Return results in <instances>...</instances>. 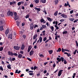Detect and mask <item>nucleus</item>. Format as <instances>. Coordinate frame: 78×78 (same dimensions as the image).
<instances>
[{"mask_svg": "<svg viewBox=\"0 0 78 78\" xmlns=\"http://www.w3.org/2000/svg\"><path fill=\"white\" fill-rule=\"evenodd\" d=\"M57 60L59 62H61V61L62 62H63L64 61V57H61V58H59L58 57L57 58Z\"/></svg>", "mask_w": 78, "mask_h": 78, "instance_id": "1", "label": "nucleus"}, {"mask_svg": "<svg viewBox=\"0 0 78 78\" xmlns=\"http://www.w3.org/2000/svg\"><path fill=\"white\" fill-rule=\"evenodd\" d=\"M7 15L9 16H12L14 15V14L12 12H11L10 11H9L7 12Z\"/></svg>", "mask_w": 78, "mask_h": 78, "instance_id": "2", "label": "nucleus"}, {"mask_svg": "<svg viewBox=\"0 0 78 78\" xmlns=\"http://www.w3.org/2000/svg\"><path fill=\"white\" fill-rule=\"evenodd\" d=\"M41 25H42V27H41V28L40 29V30L41 31L42 30H43L44 28H47V26L45 25H42V24Z\"/></svg>", "mask_w": 78, "mask_h": 78, "instance_id": "3", "label": "nucleus"}, {"mask_svg": "<svg viewBox=\"0 0 78 78\" xmlns=\"http://www.w3.org/2000/svg\"><path fill=\"white\" fill-rule=\"evenodd\" d=\"M13 48L15 50H19V49H20V47L18 46H14L13 47Z\"/></svg>", "mask_w": 78, "mask_h": 78, "instance_id": "4", "label": "nucleus"}, {"mask_svg": "<svg viewBox=\"0 0 78 78\" xmlns=\"http://www.w3.org/2000/svg\"><path fill=\"white\" fill-rule=\"evenodd\" d=\"M30 28L31 30H32L33 28H34V24L33 23H31V24H30Z\"/></svg>", "mask_w": 78, "mask_h": 78, "instance_id": "5", "label": "nucleus"}, {"mask_svg": "<svg viewBox=\"0 0 78 78\" xmlns=\"http://www.w3.org/2000/svg\"><path fill=\"white\" fill-rule=\"evenodd\" d=\"M63 71V70H60L58 73V76H60L62 74V72Z\"/></svg>", "mask_w": 78, "mask_h": 78, "instance_id": "6", "label": "nucleus"}, {"mask_svg": "<svg viewBox=\"0 0 78 78\" xmlns=\"http://www.w3.org/2000/svg\"><path fill=\"white\" fill-rule=\"evenodd\" d=\"M8 54L9 55H10V56H13V52L11 51H9L8 52Z\"/></svg>", "mask_w": 78, "mask_h": 78, "instance_id": "7", "label": "nucleus"}, {"mask_svg": "<svg viewBox=\"0 0 78 78\" xmlns=\"http://www.w3.org/2000/svg\"><path fill=\"white\" fill-rule=\"evenodd\" d=\"M61 16H62V17H63V18H67V16L66 14H62L61 15Z\"/></svg>", "mask_w": 78, "mask_h": 78, "instance_id": "8", "label": "nucleus"}, {"mask_svg": "<svg viewBox=\"0 0 78 78\" xmlns=\"http://www.w3.org/2000/svg\"><path fill=\"white\" fill-rule=\"evenodd\" d=\"M32 48V47L31 45H30L28 46V52H30V50Z\"/></svg>", "mask_w": 78, "mask_h": 78, "instance_id": "9", "label": "nucleus"}, {"mask_svg": "<svg viewBox=\"0 0 78 78\" xmlns=\"http://www.w3.org/2000/svg\"><path fill=\"white\" fill-rule=\"evenodd\" d=\"M5 22V20H3V19H2V20H1L0 21V25H3V23Z\"/></svg>", "mask_w": 78, "mask_h": 78, "instance_id": "10", "label": "nucleus"}, {"mask_svg": "<svg viewBox=\"0 0 78 78\" xmlns=\"http://www.w3.org/2000/svg\"><path fill=\"white\" fill-rule=\"evenodd\" d=\"M34 53V51L33 50H31L30 52V56H32Z\"/></svg>", "mask_w": 78, "mask_h": 78, "instance_id": "11", "label": "nucleus"}, {"mask_svg": "<svg viewBox=\"0 0 78 78\" xmlns=\"http://www.w3.org/2000/svg\"><path fill=\"white\" fill-rule=\"evenodd\" d=\"M9 29L8 28H7L5 31V34H8V33H9Z\"/></svg>", "mask_w": 78, "mask_h": 78, "instance_id": "12", "label": "nucleus"}, {"mask_svg": "<svg viewBox=\"0 0 78 78\" xmlns=\"http://www.w3.org/2000/svg\"><path fill=\"white\" fill-rule=\"evenodd\" d=\"M34 9H35V10H37V12H39V11H41V8H37L35 7L34 8Z\"/></svg>", "mask_w": 78, "mask_h": 78, "instance_id": "13", "label": "nucleus"}, {"mask_svg": "<svg viewBox=\"0 0 78 78\" xmlns=\"http://www.w3.org/2000/svg\"><path fill=\"white\" fill-rule=\"evenodd\" d=\"M37 34L34 36V37L33 38V39H36V38H37Z\"/></svg>", "mask_w": 78, "mask_h": 78, "instance_id": "14", "label": "nucleus"}, {"mask_svg": "<svg viewBox=\"0 0 78 78\" xmlns=\"http://www.w3.org/2000/svg\"><path fill=\"white\" fill-rule=\"evenodd\" d=\"M22 57V55L20 54H19L18 55V58L19 59H21Z\"/></svg>", "mask_w": 78, "mask_h": 78, "instance_id": "15", "label": "nucleus"}, {"mask_svg": "<svg viewBox=\"0 0 78 78\" xmlns=\"http://www.w3.org/2000/svg\"><path fill=\"white\" fill-rule=\"evenodd\" d=\"M39 40L40 41L39 43V44H41V42H42V37H40L39 38Z\"/></svg>", "mask_w": 78, "mask_h": 78, "instance_id": "16", "label": "nucleus"}, {"mask_svg": "<svg viewBox=\"0 0 78 78\" xmlns=\"http://www.w3.org/2000/svg\"><path fill=\"white\" fill-rule=\"evenodd\" d=\"M20 70L18 72V69H17L16 70V71H15V73H17L18 74H19V73H20Z\"/></svg>", "mask_w": 78, "mask_h": 78, "instance_id": "17", "label": "nucleus"}, {"mask_svg": "<svg viewBox=\"0 0 78 78\" xmlns=\"http://www.w3.org/2000/svg\"><path fill=\"white\" fill-rule=\"evenodd\" d=\"M12 34H9V38H10L11 39H12Z\"/></svg>", "mask_w": 78, "mask_h": 78, "instance_id": "18", "label": "nucleus"}, {"mask_svg": "<svg viewBox=\"0 0 78 78\" xmlns=\"http://www.w3.org/2000/svg\"><path fill=\"white\" fill-rule=\"evenodd\" d=\"M25 48V45L23 44L21 47V50H23Z\"/></svg>", "mask_w": 78, "mask_h": 78, "instance_id": "19", "label": "nucleus"}, {"mask_svg": "<svg viewBox=\"0 0 78 78\" xmlns=\"http://www.w3.org/2000/svg\"><path fill=\"white\" fill-rule=\"evenodd\" d=\"M3 28V26H2L0 27V31H3L4 30Z\"/></svg>", "mask_w": 78, "mask_h": 78, "instance_id": "20", "label": "nucleus"}, {"mask_svg": "<svg viewBox=\"0 0 78 78\" xmlns=\"http://www.w3.org/2000/svg\"><path fill=\"white\" fill-rule=\"evenodd\" d=\"M7 67L9 69H11V65L10 64H8Z\"/></svg>", "mask_w": 78, "mask_h": 78, "instance_id": "21", "label": "nucleus"}, {"mask_svg": "<svg viewBox=\"0 0 78 78\" xmlns=\"http://www.w3.org/2000/svg\"><path fill=\"white\" fill-rule=\"evenodd\" d=\"M14 19L16 20H18V19H19V17L18 16H15Z\"/></svg>", "mask_w": 78, "mask_h": 78, "instance_id": "22", "label": "nucleus"}, {"mask_svg": "<svg viewBox=\"0 0 78 78\" xmlns=\"http://www.w3.org/2000/svg\"><path fill=\"white\" fill-rule=\"evenodd\" d=\"M47 19H48V21H49V22H51V18L48 17H47Z\"/></svg>", "mask_w": 78, "mask_h": 78, "instance_id": "23", "label": "nucleus"}, {"mask_svg": "<svg viewBox=\"0 0 78 78\" xmlns=\"http://www.w3.org/2000/svg\"><path fill=\"white\" fill-rule=\"evenodd\" d=\"M50 55H51V54H52V53H53V50H51L50 51H48Z\"/></svg>", "mask_w": 78, "mask_h": 78, "instance_id": "24", "label": "nucleus"}, {"mask_svg": "<svg viewBox=\"0 0 78 78\" xmlns=\"http://www.w3.org/2000/svg\"><path fill=\"white\" fill-rule=\"evenodd\" d=\"M44 21H45V20L43 18L41 19L40 20V22L41 23H43V22H44Z\"/></svg>", "mask_w": 78, "mask_h": 78, "instance_id": "25", "label": "nucleus"}, {"mask_svg": "<svg viewBox=\"0 0 78 78\" xmlns=\"http://www.w3.org/2000/svg\"><path fill=\"white\" fill-rule=\"evenodd\" d=\"M69 20H70V21H73L74 20H75V19L74 18H69Z\"/></svg>", "mask_w": 78, "mask_h": 78, "instance_id": "26", "label": "nucleus"}, {"mask_svg": "<svg viewBox=\"0 0 78 78\" xmlns=\"http://www.w3.org/2000/svg\"><path fill=\"white\" fill-rule=\"evenodd\" d=\"M55 5H57L58 3V0H55Z\"/></svg>", "mask_w": 78, "mask_h": 78, "instance_id": "27", "label": "nucleus"}, {"mask_svg": "<svg viewBox=\"0 0 78 78\" xmlns=\"http://www.w3.org/2000/svg\"><path fill=\"white\" fill-rule=\"evenodd\" d=\"M41 2L43 3H46V0H41Z\"/></svg>", "mask_w": 78, "mask_h": 78, "instance_id": "28", "label": "nucleus"}, {"mask_svg": "<svg viewBox=\"0 0 78 78\" xmlns=\"http://www.w3.org/2000/svg\"><path fill=\"white\" fill-rule=\"evenodd\" d=\"M54 15V16H57V15H58V11H57L55 12Z\"/></svg>", "mask_w": 78, "mask_h": 78, "instance_id": "29", "label": "nucleus"}, {"mask_svg": "<svg viewBox=\"0 0 78 78\" xmlns=\"http://www.w3.org/2000/svg\"><path fill=\"white\" fill-rule=\"evenodd\" d=\"M51 30L52 32L54 31V27L53 26H51Z\"/></svg>", "mask_w": 78, "mask_h": 78, "instance_id": "30", "label": "nucleus"}, {"mask_svg": "<svg viewBox=\"0 0 78 78\" xmlns=\"http://www.w3.org/2000/svg\"><path fill=\"white\" fill-rule=\"evenodd\" d=\"M39 56L41 58H44V55L42 54H40L39 55Z\"/></svg>", "mask_w": 78, "mask_h": 78, "instance_id": "31", "label": "nucleus"}, {"mask_svg": "<svg viewBox=\"0 0 78 78\" xmlns=\"http://www.w3.org/2000/svg\"><path fill=\"white\" fill-rule=\"evenodd\" d=\"M16 23H17V25L18 27L19 26V25H20V22H19V21H16Z\"/></svg>", "mask_w": 78, "mask_h": 78, "instance_id": "32", "label": "nucleus"}, {"mask_svg": "<svg viewBox=\"0 0 78 78\" xmlns=\"http://www.w3.org/2000/svg\"><path fill=\"white\" fill-rule=\"evenodd\" d=\"M61 51V49L60 48H59L58 49V50L57 51V52H58V51H59V52H60Z\"/></svg>", "mask_w": 78, "mask_h": 78, "instance_id": "33", "label": "nucleus"}, {"mask_svg": "<svg viewBox=\"0 0 78 78\" xmlns=\"http://www.w3.org/2000/svg\"><path fill=\"white\" fill-rule=\"evenodd\" d=\"M3 47H0V51H3Z\"/></svg>", "mask_w": 78, "mask_h": 78, "instance_id": "34", "label": "nucleus"}, {"mask_svg": "<svg viewBox=\"0 0 78 78\" xmlns=\"http://www.w3.org/2000/svg\"><path fill=\"white\" fill-rule=\"evenodd\" d=\"M75 76H76V73H75L73 74V78H75Z\"/></svg>", "mask_w": 78, "mask_h": 78, "instance_id": "35", "label": "nucleus"}, {"mask_svg": "<svg viewBox=\"0 0 78 78\" xmlns=\"http://www.w3.org/2000/svg\"><path fill=\"white\" fill-rule=\"evenodd\" d=\"M29 17H30V16L29 14H28L25 16V18L26 19H27V18H28Z\"/></svg>", "mask_w": 78, "mask_h": 78, "instance_id": "36", "label": "nucleus"}, {"mask_svg": "<svg viewBox=\"0 0 78 78\" xmlns=\"http://www.w3.org/2000/svg\"><path fill=\"white\" fill-rule=\"evenodd\" d=\"M0 70H2V71H3V68L2 66H1L0 67Z\"/></svg>", "mask_w": 78, "mask_h": 78, "instance_id": "37", "label": "nucleus"}, {"mask_svg": "<svg viewBox=\"0 0 78 78\" xmlns=\"http://www.w3.org/2000/svg\"><path fill=\"white\" fill-rule=\"evenodd\" d=\"M67 33V31H65L63 32V34H66Z\"/></svg>", "mask_w": 78, "mask_h": 78, "instance_id": "38", "label": "nucleus"}, {"mask_svg": "<svg viewBox=\"0 0 78 78\" xmlns=\"http://www.w3.org/2000/svg\"><path fill=\"white\" fill-rule=\"evenodd\" d=\"M13 55H14V56H18V54L16 53H13Z\"/></svg>", "mask_w": 78, "mask_h": 78, "instance_id": "39", "label": "nucleus"}, {"mask_svg": "<svg viewBox=\"0 0 78 78\" xmlns=\"http://www.w3.org/2000/svg\"><path fill=\"white\" fill-rule=\"evenodd\" d=\"M67 61H66V59H64V64H67Z\"/></svg>", "mask_w": 78, "mask_h": 78, "instance_id": "40", "label": "nucleus"}, {"mask_svg": "<svg viewBox=\"0 0 78 78\" xmlns=\"http://www.w3.org/2000/svg\"><path fill=\"white\" fill-rule=\"evenodd\" d=\"M76 47H78V41H76Z\"/></svg>", "mask_w": 78, "mask_h": 78, "instance_id": "41", "label": "nucleus"}, {"mask_svg": "<svg viewBox=\"0 0 78 78\" xmlns=\"http://www.w3.org/2000/svg\"><path fill=\"white\" fill-rule=\"evenodd\" d=\"M64 54L67 55V56H68V57H69V54H68L67 52H64Z\"/></svg>", "mask_w": 78, "mask_h": 78, "instance_id": "42", "label": "nucleus"}, {"mask_svg": "<svg viewBox=\"0 0 78 78\" xmlns=\"http://www.w3.org/2000/svg\"><path fill=\"white\" fill-rule=\"evenodd\" d=\"M53 67H56V63H54L52 65Z\"/></svg>", "mask_w": 78, "mask_h": 78, "instance_id": "43", "label": "nucleus"}, {"mask_svg": "<svg viewBox=\"0 0 78 78\" xmlns=\"http://www.w3.org/2000/svg\"><path fill=\"white\" fill-rule=\"evenodd\" d=\"M37 66H34V70H36V69H37Z\"/></svg>", "mask_w": 78, "mask_h": 78, "instance_id": "44", "label": "nucleus"}, {"mask_svg": "<svg viewBox=\"0 0 78 78\" xmlns=\"http://www.w3.org/2000/svg\"><path fill=\"white\" fill-rule=\"evenodd\" d=\"M67 6H69V7L70 8V5H69V2H67Z\"/></svg>", "mask_w": 78, "mask_h": 78, "instance_id": "45", "label": "nucleus"}, {"mask_svg": "<svg viewBox=\"0 0 78 78\" xmlns=\"http://www.w3.org/2000/svg\"><path fill=\"white\" fill-rule=\"evenodd\" d=\"M46 40H47V37H44L43 39V41H45Z\"/></svg>", "mask_w": 78, "mask_h": 78, "instance_id": "46", "label": "nucleus"}, {"mask_svg": "<svg viewBox=\"0 0 78 78\" xmlns=\"http://www.w3.org/2000/svg\"><path fill=\"white\" fill-rule=\"evenodd\" d=\"M22 37H23V38H24V39H26V35H23Z\"/></svg>", "mask_w": 78, "mask_h": 78, "instance_id": "47", "label": "nucleus"}, {"mask_svg": "<svg viewBox=\"0 0 78 78\" xmlns=\"http://www.w3.org/2000/svg\"><path fill=\"white\" fill-rule=\"evenodd\" d=\"M37 38H36L35 40V41L34 42L35 43H36V42H37Z\"/></svg>", "mask_w": 78, "mask_h": 78, "instance_id": "48", "label": "nucleus"}, {"mask_svg": "<svg viewBox=\"0 0 78 78\" xmlns=\"http://www.w3.org/2000/svg\"><path fill=\"white\" fill-rule=\"evenodd\" d=\"M29 75H30L33 76V75H34V73H29Z\"/></svg>", "mask_w": 78, "mask_h": 78, "instance_id": "49", "label": "nucleus"}, {"mask_svg": "<svg viewBox=\"0 0 78 78\" xmlns=\"http://www.w3.org/2000/svg\"><path fill=\"white\" fill-rule=\"evenodd\" d=\"M76 51H77V50H76L75 51L73 52L74 55H76Z\"/></svg>", "mask_w": 78, "mask_h": 78, "instance_id": "50", "label": "nucleus"}, {"mask_svg": "<svg viewBox=\"0 0 78 78\" xmlns=\"http://www.w3.org/2000/svg\"><path fill=\"white\" fill-rule=\"evenodd\" d=\"M43 12H44L45 14H47V11L46 10H44L43 11Z\"/></svg>", "mask_w": 78, "mask_h": 78, "instance_id": "51", "label": "nucleus"}, {"mask_svg": "<svg viewBox=\"0 0 78 78\" xmlns=\"http://www.w3.org/2000/svg\"><path fill=\"white\" fill-rule=\"evenodd\" d=\"M17 5H18V6H20V5H21V2H19L18 3Z\"/></svg>", "mask_w": 78, "mask_h": 78, "instance_id": "52", "label": "nucleus"}, {"mask_svg": "<svg viewBox=\"0 0 78 78\" xmlns=\"http://www.w3.org/2000/svg\"><path fill=\"white\" fill-rule=\"evenodd\" d=\"M27 59L28 60H29V61H30V62L31 61V59H30V58L27 57Z\"/></svg>", "mask_w": 78, "mask_h": 78, "instance_id": "53", "label": "nucleus"}, {"mask_svg": "<svg viewBox=\"0 0 78 78\" xmlns=\"http://www.w3.org/2000/svg\"><path fill=\"white\" fill-rule=\"evenodd\" d=\"M35 2L36 3H39V0H36Z\"/></svg>", "mask_w": 78, "mask_h": 78, "instance_id": "54", "label": "nucleus"}, {"mask_svg": "<svg viewBox=\"0 0 78 78\" xmlns=\"http://www.w3.org/2000/svg\"><path fill=\"white\" fill-rule=\"evenodd\" d=\"M58 35H56L55 36V40H57V39H58Z\"/></svg>", "mask_w": 78, "mask_h": 78, "instance_id": "55", "label": "nucleus"}, {"mask_svg": "<svg viewBox=\"0 0 78 78\" xmlns=\"http://www.w3.org/2000/svg\"><path fill=\"white\" fill-rule=\"evenodd\" d=\"M33 6H34L33 4H30V8H33Z\"/></svg>", "mask_w": 78, "mask_h": 78, "instance_id": "56", "label": "nucleus"}, {"mask_svg": "<svg viewBox=\"0 0 78 78\" xmlns=\"http://www.w3.org/2000/svg\"><path fill=\"white\" fill-rule=\"evenodd\" d=\"M14 14L15 16H17V14L16 12H14Z\"/></svg>", "mask_w": 78, "mask_h": 78, "instance_id": "57", "label": "nucleus"}, {"mask_svg": "<svg viewBox=\"0 0 78 78\" xmlns=\"http://www.w3.org/2000/svg\"><path fill=\"white\" fill-rule=\"evenodd\" d=\"M78 19H76V20H75L74 21V23H76V22H77L78 21Z\"/></svg>", "mask_w": 78, "mask_h": 78, "instance_id": "58", "label": "nucleus"}, {"mask_svg": "<svg viewBox=\"0 0 78 78\" xmlns=\"http://www.w3.org/2000/svg\"><path fill=\"white\" fill-rule=\"evenodd\" d=\"M62 51L63 53L64 52H65V51L64 50V49L63 48H62Z\"/></svg>", "mask_w": 78, "mask_h": 78, "instance_id": "59", "label": "nucleus"}, {"mask_svg": "<svg viewBox=\"0 0 78 78\" xmlns=\"http://www.w3.org/2000/svg\"><path fill=\"white\" fill-rule=\"evenodd\" d=\"M16 60V58H15L14 57L12 59V61H15Z\"/></svg>", "mask_w": 78, "mask_h": 78, "instance_id": "60", "label": "nucleus"}, {"mask_svg": "<svg viewBox=\"0 0 78 78\" xmlns=\"http://www.w3.org/2000/svg\"><path fill=\"white\" fill-rule=\"evenodd\" d=\"M20 52L21 54H23V52L22 51H20Z\"/></svg>", "mask_w": 78, "mask_h": 78, "instance_id": "61", "label": "nucleus"}, {"mask_svg": "<svg viewBox=\"0 0 78 78\" xmlns=\"http://www.w3.org/2000/svg\"><path fill=\"white\" fill-rule=\"evenodd\" d=\"M73 12V10H71L70 11V14H72Z\"/></svg>", "mask_w": 78, "mask_h": 78, "instance_id": "62", "label": "nucleus"}, {"mask_svg": "<svg viewBox=\"0 0 78 78\" xmlns=\"http://www.w3.org/2000/svg\"><path fill=\"white\" fill-rule=\"evenodd\" d=\"M38 26L37 25H35L34 26V28H36V27H37Z\"/></svg>", "mask_w": 78, "mask_h": 78, "instance_id": "63", "label": "nucleus"}, {"mask_svg": "<svg viewBox=\"0 0 78 78\" xmlns=\"http://www.w3.org/2000/svg\"><path fill=\"white\" fill-rule=\"evenodd\" d=\"M24 75V74H22L20 76V77H23V76Z\"/></svg>", "mask_w": 78, "mask_h": 78, "instance_id": "64", "label": "nucleus"}]
</instances>
